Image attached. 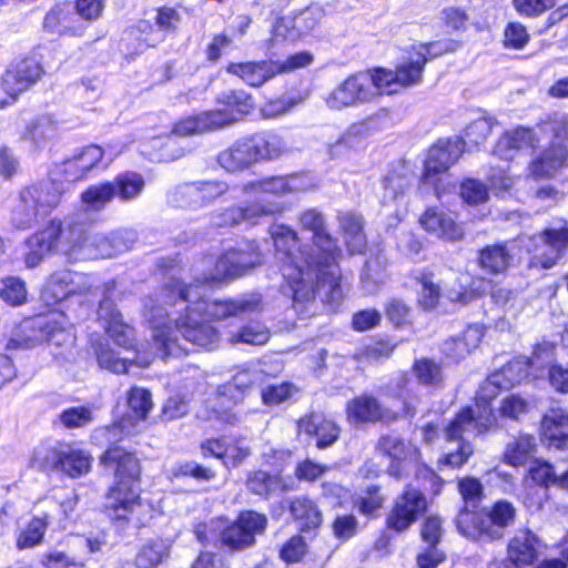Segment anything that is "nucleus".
<instances>
[{"mask_svg": "<svg viewBox=\"0 0 568 568\" xmlns=\"http://www.w3.org/2000/svg\"><path fill=\"white\" fill-rule=\"evenodd\" d=\"M297 222L302 231L312 233L313 247L288 224H275L270 230V236L293 306L304 310L315 300L320 286H327L331 295L341 291V272L327 270V266L337 263L342 250L316 207L302 211Z\"/></svg>", "mask_w": 568, "mask_h": 568, "instance_id": "obj_1", "label": "nucleus"}, {"mask_svg": "<svg viewBox=\"0 0 568 568\" xmlns=\"http://www.w3.org/2000/svg\"><path fill=\"white\" fill-rule=\"evenodd\" d=\"M98 462L112 478L104 493L101 513L121 529L145 526L152 509L142 497L143 466L138 452L112 443L99 455Z\"/></svg>", "mask_w": 568, "mask_h": 568, "instance_id": "obj_2", "label": "nucleus"}, {"mask_svg": "<svg viewBox=\"0 0 568 568\" xmlns=\"http://www.w3.org/2000/svg\"><path fill=\"white\" fill-rule=\"evenodd\" d=\"M244 307L232 300L197 298L190 302L173 326H161L153 338L164 356L186 353L180 339L193 346L209 348L217 343L219 332L212 325L235 316Z\"/></svg>", "mask_w": 568, "mask_h": 568, "instance_id": "obj_3", "label": "nucleus"}, {"mask_svg": "<svg viewBox=\"0 0 568 568\" xmlns=\"http://www.w3.org/2000/svg\"><path fill=\"white\" fill-rule=\"evenodd\" d=\"M462 498L454 523L457 531L475 542L491 544L503 540L515 525L517 508L507 499H497L489 507L483 505L484 485L479 478L464 476L457 480Z\"/></svg>", "mask_w": 568, "mask_h": 568, "instance_id": "obj_4", "label": "nucleus"}, {"mask_svg": "<svg viewBox=\"0 0 568 568\" xmlns=\"http://www.w3.org/2000/svg\"><path fill=\"white\" fill-rule=\"evenodd\" d=\"M413 483H407L394 498L385 516V529L376 539V546L384 548L390 544V534L406 532L424 517L432 500L438 497L445 486L444 478L426 463L419 462L414 469Z\"/></svg>", "mask_w": 568, "mask_h": 568, "instance_id": "obj_5", "label": "nucleus"}, {"mask_svg": "<svg viewBox=\"0 0 568 568\" xmlns=\"http://www.w3.org/2000/svg\"><path fill=\"white\" fill-rule=\"evenodd\" d=\"M217 108L181 118L173 123L171 133L191 136L217 131L231 125L254 109L252 94L243 89H232L220 93L215 100Z\"/></svg>", "mask_w": 568, "mask_h": 568, "instance_id": "obj_6", "label": "nucleus"}, {"mask_svg": "<svg viewBox=\"0 0 568 568\" xmlns=\"http://www.w3.org/2000/svg\"><path fill=\"white\" fill-rule=\"evenodd\" d=\"M294 453L291 448H271L262 454V467L246 473L244 487L260 500L268 501L298 489L292 475L285 471L293 464Z\"/></svg>", "mask_w": 568, "mask_h": 568, "instance_id": "obj_7", "label": "nucleus"}, {"mask_svg": "<svg viewBox=\"0 0 568 568\" xmlns=\"http://www.w3.org/2000/svg\"><path fill=\"white\" fill-rule=\"evenodd\" d=\"M68 187L67 183H60L58 174L53 180L23 187L11 210L12 224L19 230L29 229L39 215L48 214L60 205Z\"/></svg>", "mask_w": 568, "mask_h": 568, "instance_id": "obj_8", "label": "nucleus"}, {"mask_svg": "<svg viewBox=\"0 0 568 568\" xmlns=\"http://www.w3.org/2000/svg\"><path fill=\"white\" fill-rule=\"evenodd\" d=\"M394 398L402 400L400 412L390 409L373 393L363 392L346 402L344 413L351 426L363 427L376 424H392L402 416L414 417L416 407L407 400L400 392L394 394Z\"/></svg>", "mask_w": 568, "mask_h": 568, "instance_id": "obj_9", "label": "nucleus"}, {"mask_svg": "<svg viewBox=\"0 0 568 568\" xmlns=\"http://www.w3.org/2000/svg\"><path fill=\"white\" fill-rule=\"evenodd\" d=\"M462 152L459 141L453 138L438 140L429 146L423 161L419 182L432 186L437 199H442L454 187L449 170L458 162Z\"/></svg>", "mask_w": 568, "mask_h": 568, "instance_id": "obj_10", "label": "nucleus"}, {"mask_svg": "<svg viewBox=\"0 0 568 568\" xmlns=\"http://www.w3.org/2000/svg\"><path fill=\"white\" fill-rule=\"evenodd\" d=\"M44 73V67L36 54L11 62L0 74V111L14 105Z\"/></svg>", "mask_w": 568, "mask_h": 568, "instance_id": "obj_11", "label": "nucleus"}, {"mask_svg": "<svg viewBox=\"0 0 568 568\" xmlns=\"http://www.w3.org/2000/svg\"><path fill=\"white\" fill-rule=\"evenodd\" d=\"M82 223L73 221L64 225L61 219L54 217L47 221L40 229L32 233L26 241L28 251L23 255L28 268L39 266L43 260L57 252L63 241L64 233H81Z\"/></svg>", "mask_w": 568, "mask_h": 568, "instance_id": "obj_12", "label": "nucleus"}, {"mask_svg": "<svg viewBox=\"0 0 568 568\" xmlns=\"http://www.w3.org/2000/svg\"><path fill=\"white\" fill-rule=\"evenodd\" d=\"M267 524L265 514L253 509L241 510L234 520L220 530V545L231 552L248 549L256 544V537L265 532Z\"/></svg>", "mask_w": 568, "mask_h": 568, "instance_id": "obj_13", "label": "nucleus"}, {"mask_svg": "<svg viewBox=\"0 0 568 568\" xmlns=\"http://www.w3.org/2000/svg\"><path fill=\"white\" fill-rule=\"evenodd\" d=\"M246 396V388L233 382L220 385L210 405L205 408V420H213L223 426H235L240 422L237 407Z\"/></svg>", "mask_w": 568, "mask_h": 568, "instance_id": "obj_14", "label": "nucleus"}, {"mask_svg": "<svg viewBox=\"0 0 568 568\" xmlns=\"http://www.w3.org/2000/svg\"><path fill=\"white\" fill-rule=\"evenodd\" d=\"M105 152L102 146L91 143L73 152L59 166L57 174L60 183L73 186L90 178L92 172L102 165Z\"/></svg>", "mask_w": 568, "mask_h": 568, "instance_id": "obj_15", "label": "nucleus"}, {"mask_svg": "<svg viewBox=\"0 0 568 568\" xmlns=\"http://www.w3.org/2000/svg\"><path fill=\"white\" fill-rule=\"evenodd\" d=\"M376 94L369 85L367 73L363 70L348 74L328 94L326 102L329 108L342 110L369 103Z\"/></svg>", "mask_w": 568, "mask_h": 568, "instance_id": "obj_16", "label": "nucleus"}, {"mask_svg": "<svg viewBox=\"0 0 568 568\" xmlns=\"http://www.w3.org/2000/svg\"><path fill=\"white\" fill-rule=\"evenodd\" d=\"M376 450L388 458L387 474L396 479H402L406 473V464L419 462L422 458L420 449L403 437L392 434L381 435L376 443Z\"/></svg>", "mask_w": 568, "mask_h": 568, "instance_id": "obj_17", "label": "nucleus"}, {"mask_svg": "<svg viewBox=\"0 0 568 568\" xmlns=\"http://www.w3.org/2000/svg\"><path fill=\"white\" fill-rule=\"evenodd\" d=\"M201 455L204 459L215 458L227 468H236L252 454L241 436H212L200 442Z\"/></svg>", "mask_w": 568, "mask_h": 568, "instance_id": "obj_18", "label": "nucleus"}, {"mask_svg": "<svg viewBox=\"0 0 568 568\" xmlns=\"http://www.w3.org/2000/svg\"><path fill=\"white\" fill-rule=\"evenodd\" d=\"M295 432L297 438L315 439V447L324 450L338 442L342 427L332 417L311 412L295 420Z\"/></svg>", "mask_w": 568, "mask_h": 568, "instance_id": "obj_19", "label": "nucleus"}, {"mask_svg": "<svg viewBox=\"0 0 568 568\" xmlns=\"http://www.w3.org/2000/svg\"><path fill=\"white\" fill-rule=\"evenodd\" d=\"M443 524L444 520L438 515L424 516L419 537L425 547L416 554L417 568H437L446 561V552L438 548L444 535Z\"/></svg>", "mask_w": 568, "mask_h": 568, "instance_id": "obj_20", "label": "nucleus"}, {"mask_svg": "<svg viewBox=\"0 0 568 568\" xmlns=\"http://www.w3.org/2000/svg\"><path fill=\"white\" fill-rule=\"evenodd\" d=\"M93 455L83 448L63 443L51 449V468L70 479L89 475L93 467Z\"/></svg>", "mask_w": 568, "mask_h": 568, "instance_id": "obj_21", "label": "nucleus"}, {"mask_svg": "<svg viewBox=\"0 0 568 568\" xmlns=\"http://www.w3.org/2000/svg\"><path fill=\"white\" fill-rule=\"evenodd\" d=\"M418 224L425 232L447 242H458L465 236L463 224L456 221L452 212L436 205L424 210L418 217Z\"/></svg>", "mask_w": 568, "mask_h": 568, "instance_id": "obj_22", "label": "nucleus"}, {"mask_svg": "<svg viewBox=\"0 0 568 568\" xmlns=\"http://www.w3.org/2000/svg\"><path fill=\"white\" fill-rule=\"evenodd\" d=\"M538 435L541 444L558 452H568V412L551 407L539 422Z\"/></svg>", "mask_w": 568, "mask_h": 568, "instance_id": "obj_23", "label": "nucleus"}, {"mask_svg": "<svg viewBox=\"0 0 568 568\" xmlns=\"http://www.w3.org/2000/svg\"><path fill=\"white\" fill-rule=\"evenodd\" d=\"M539 546V537L531 529L523 528L509 538L503 559H507L514 568H530L538 562Z\"/></svg>", "mask_w": 568, "mask_h": 568, "instance_id": "obj_24", "label": "nucleus"}, {"mask_svg": "<svg viewBox=\"0 0 568 568\" xmlns=\"http://www.w3.org/2000/svg\"><path fill=\"white\" fill-rule=\"evenodd\" d=\"M43 28L59 37L79 38L84 34L87 24L81 21L69 3L60 2L45 13Z\"/></svg>", "mask_w": 568, "mask_h": 568, "instance_id": "obj_25", "label": "nucleus"}, {"mask_svg": "<svg viewBox=\"0 0 568 568\" xmlns=\"http://www.w3.org/2000/svg\"><path fill=\"white\" fill-rule=\"evenodd\" d=\"M290 515L297 526V532L315 537L323 525V513L307 495L291 498L287 505Z\"/></svg>", "mask_w": 568, "mask_h": 568, "instance_id": "obj_26", "label": "nucleus"}, {"mask_svg": "<svg viewBox=\"0 0 568 568\" xmlns=\"http://www.w3.org/2000/svg\"><path fill=\"white\" fill-rule=\"evenodd\" d=\"M568 160V150L561 143H550L534 158L528 172L535 180H549L555 173L565 166Z\"/></svg>", "mask_w": 568, "mask_h": 568, "instance_id": "obj_27", "label": "nucleus"}, {"mask_svg": "<svg viewBox=\"0 0 568 568\" xmlns=\"http://www.w3.org/2000/svg\"><path fill=\"white\" fill-rule=\"evenodd\" d=\"M81 290L73 280V274L69 270L52 273L44 282L40 300L42 303L53 308L70 296L80 294Z\"/></svg>", "mask_w": 568, "mask_h": 568, "instance_id": "obj_28", "label": "nucleus"}, {"mask_svg": "<svg viewBox=\"0 0 568 568\" xmlns=\"http://www.w3.org/2000/svg\"><path fill=\"white\" fill-rule=\"evenodd\" d=\"M471 424L475 425L478 433L487 432L495 424L493 410L489 408L486 423H480L471 406H463L444 428L446 442H458V444L466 442L464 434Z\"/></svg>", "mask_w": 568, "mask_h": 568, "instance_id": "obj_29", "label": "nucleus"}, {"mask_svg": "<svg viewBox=\"0 0 568 568\" xmlns=\"http://www.w3.org/2000/svg\"><path fill=\"white\" fill-rule=\"evenodd\" d=\"M217 164L227 173H240L256 164V160L246 136L235 140L216 156Z\"/></svg>", "mask_w": 568, "mask_h": 568, "instance_id": "obj_30", "label": "nucleus"}, {"mask_svg": "<svg viewBox=\"0 0 568 568\" xmlns=\"http://www.w3.org/2000/svg\"><path fill=\"white\" fill-rule=\"evenodd\" d=\"M273 67V61L267 60L230 62L225 67V71L240 78L247 85L258 88L276 77Z\"/></svg>", "mask_w": 568, "mask_h": 568, "instance_id": "obj_31", "label": "nucleus"}, {"mask_svg": "<svg viewBox=\"0 0 568 568\" xmlns=\"http://www.w3.org/2000/svg\"><path fill=\"white\" fill-rule=\"evenodd\" d=\"M364 226V219L359 214L348 212L339 217V229L348 254H364L367 251Z\"/></svg>", "mask_w": 568, "mask_h": 568, "instance_id": "obj_32", "label": "nucleus"}, {"mask_svg": "<svg viewBox=\"0 0 568 568\" xmlns=\"http://www.w3.org/2000/svg\"><path fill=\"white\" fill-rule=\"evenodd\" d=\"M540 236L544 243L550 246L556 254L554 255H539L534 254L530 260V266L539 267L544 270L551 268L555 266L560 258L561 254L568 247V227L552 229L547 227L540 232Z\"/></svg>", "mask_w": 568, "mask_h": 568, "instance_id": "obj_33", "label": "nucleus"}, {"mask_svg": "<svg viewBox=\"0 0 568 568\" xmlns=\"http://www.w3.org/2000/svg\"><path fill=\"white\" fill-rule=\"evenodd\" d=\"M416 383L427 389H442L445 386V374L442 362L433 357L422 356L415 358L410 366Z\"/></svg>", "mask_w": 568, "mask_h": 568, "instance_id": "obj_34", "label": "nucleus"}, {"mask_svg": "<svg viewBox=\"0 0 568 568\" xmlns=\"http://www.w3.org/2000/svg\"><path fill=\"white\" fill-rule=\"evenodd\" d=\"M513 262L505 242L488 244L478 251L477 265L489 275L505 274Z\"/></svg>", "mask_w": 568, "mask_h": 568, "instance_id": "obj_35", "label": "nucleus"}, {"mask_svg": "<svg viewBox=\"0 0 568 568\" xmlns=\"http://www.w3.org/2000/svg\"><path fill=\"white\" fill-rule=\"evenodd\" d=\"M220 261L227 264L225 271L230 274H241L252 270L262 263V254L258 247L247 243L245 247H232L225 250Z\"/></svg>", "mask_w": 568, "mask_h": 568, "instance_id": "obj_36", "label": "nucleus"}, {"mask_svg": "<svg viewBox=\"0 0 568 568\" xmlns=\"http://www.w3.org/2000/svg\"><path fill=\"white\" fill-rule=\"evenodd\" d=\"M256 163L273 161L286 152V145L281 135L272 131H261L247 135Z\"/></svg>", "mask_w": 568, "mask_h": 568, "instance_id": "obj_37", "label": "nucleus"}, {"mask_svg": "<svg viewBox=\"0 0 568 568\" xmlns=\"http://www.w3.org/2000/svg\"><path fill=\"white\" fill-rule=\"evenodd\" d=\"M230 191V185L223 180L194 181L187 187L189 203L194 209L212 204Z\"/></svg>", "mask_w": 568, "mask_h": 568, "instance_id": "obj_38", "label": "nucleus"}, {"mask_svg": "<svg viewBox=\"0 0 568 568\" xmlns=\"http://www.w3.org/2000/svg\"><path fill=\"white\" fill-rule=\"evenodd\" d=\"M159 29L155 22L141 19L133 27H131L125 39L126 51L130 54H139L149 48L156 47L163 39L158 37Z\"/></svg>", "mask_w": 568, "mask_h": 568, "instance_id": "obj_39", "label": "nucleus"}, {"mask_svg": "<svg viewBox=\"0 0 568 568\" xmlns=\"http://www.w3.org/2000/svg\"><path fill=\"white\" fill-rule=\"evenodd\" d=\"M414 282L420 286L417 292L416 304L424 312L436 310L442 300V287L435 282V274L429 268L422 270L413 277Z\"/></svg>", "mask_w": 568, "mask_h": 568, "instance_id": "obj_40", "label": "nucleus"}, {"mask_svg": "<svg viewBox=\"0 0 568 568\" xmlns=\"http://www.w3.org/2000/svg\"><path fill=\"white\" fill-rule=\"evenodd\" d=\"M49 524L50 515L48 513L31 517L16 537L17 549L24 550L41 545Z\"/></svg>", "mask_w": 568, "mask_h": 568, "instance_id": "obj_41", "label": "nucleus"}, {"mask_svg": "<svg viewBox=\"0 0 568 568\" xmlns=\"http://www.w3.org/2000/svg\"><path fill=\"white\" fill-rule=\"evenodd\" d=\"M409 53L408 59L397 63L394 68L398 90L416 87L423 81L425 59L418 58L412 51Z\"/></svg>", "mask_w": 568, "mask_h": 568, "instance_id": "obj_42", "label": "nucleus"}, {"mask_svg": "<svg viewBox=\"0 0 568 568\" xmlns=\"http://www.w3.org/2000/svg\"><path fill=\"white\" fill-rule=\"evenodd\" d=\"M539 139L532 128L517 125L511 130L504 131L498 139V146L503 151H519L523 149H535Z\"/></svg>", "mask_w": 568, "mask_h": 568, "instance_id": "obj_43", "label": "nucleus"}, {"mask_svg": "<svg viewBox=\"0 0 568 568\" xmlns=\"http://www.w3.org/2000/svg\"><path fill=\"white\" fill-rule=\"evenodd\" d=\"M114 195L122 202L135 200L144 190L145 181L142 174L134 171H124L111 181Z\"/></svg>", "mask_w": 568, "mask_h": 568, "instance_id": "obj_44", "label": "nucleus"}, {"mask_svg": "<svg viewBox=\"0 0 568 568\" xmlns=\"http://www.w3.org/2000/svg\"><path fill=\"white\" fill-rule=\"evenodd\" d=\"M536 452V439L531 434H519L508 444L503 454V462L509 466H523Z\"/></svg>", "mask_w": 568, "mask_h": 568, "instance_id": "obj_45", "label": "nucleus"}, {"mask_svg": "<svg viewBox=\"0 0 568 568\" xmlns=\"http://www.w3.org/2000/svg\"><path fill=\"white\" fill-rule=\"evenodd\" d=\"M386 496L381 485L372 484L363 489L354 500V508L363 516L372 519L384 508Z\"/></svg>", "mask_w": 568, "mask_h": 568, "instance_id": "obj_46", "label": "nucleus"}, {"mask_svg": "<svg viewBox=\"0 0 568 568\" xmlns=\"http://www.w3.org/2000/svg\"><path fill=\"white\" fill-rule=\"evenodd\" d=\"M462 45L463 42L456 39L434 40L412 47V52L418 58H424L426 65L434 59L456 52Z\"/></svg>", "mask_w": 568, "mask_h": 568, "instance_id": "obj_47", "label": "nucleus"}, {"mask_svg": "<svg viewBox=\"0 0 568 568\" xmlns=\"http://www.w3.org/2000/svg\"><path fill=\"white\" fill-rule=\"evenodd\" d=\"M0 298L12 307L23 305L28 300L27 283L19 276H4L1 278Z\"/></svg>", "mask_w": 568, "mask_h": 568, "instance_id": "obj_48", "label": "nucleus"}, {"mask_svg": "<svg viewBox=\"0 0 568 568\" xmlns=\"http://www.w3.org/2000/svg\"><path fill=\"white\" fill-rule=\"evenodd\" d=\"M364 71L367 73L371 88H374L376 98L398 91L394 69L373 67Z\"/></svg>", "mask_w": 568, "mask_h": 568, "instance_id": "obj_49", "label": "nucleus"}, {"mask_svg": "<svg viewBox=\"0 0 568 568\" xmlns=\"http://www.w3.org/2000/svg\"><path fill=\"white\" fill-rule=\"evenodd\" d=\"M80 199L83 204L100 211L115 199L113 184H111V181H104L90 185L81 193Z\"/></svg>", "mask_w": 568, "mask_h": 568, "instance_id": "obj_50", "label": "nucleus"}, {"mask_svg": "<svg viewBox=\"0 0 568 568\" xmlns=\"http://www.w3.org/2000/svg\"><path fill=\"white\" fill-rule=\"evenodd\" d=\"M459 197L469 206H478L488 202L489 189L478 179L464 178L459 184Z\"/></svg>", "mask_w": 568, "mask_h": 568, "instance_id": "obj_51", "label": "nucleus"}, {"mask_svg": "<svg viewBox=\"0 0 568 568\" xmlns=\"http://www.w3.org/2000/svg\"><path fill=\"white\" fill-rule=\"evenodd\" d=\"M493 126L484 118L471 121L464 130L463 136L455 138L454 140L459 141V148H477L483 145L487 139L491 135Z\"/></svg>", "mask_w": 568, "mask_h": 568, "instance_id": "obj_52", "label": "nucleus"}, {"mask_svg": "<svg viewBox=\"0 0 568 568\" xmlns=\"http://www.w3.org/2000/svg\"><path fill=\"white\" fill-rule=\"evenodd\" d=\"M128 406L134 418L145 420L153 407L151 393L149 389L132 386L126 393Z\"/></svg>", "mask_w": 568, "mask_h": 568, "instance_id": "obj_53", "label": "nucleus"}, {"mask_svg": "<svg viewBox=\"0 0 568 568\" xmlns=\"http://www.w3.org/2000/svg\"><path fill=\"white\" fill-rule=\"evenodd\" d=\"M528 476L534 484L545 489L556 486L558 480L554 465L542 458H536L531 462Z\"/></svg>", "mask_w": 568, "mask_h": 568, "instance_id": "obj_54", "label": "nucleus"}, {"mask_svg": "<svg viewBox=\"0 0 568 568\" xmlns=\"http://www.w3.org/2000/svg\"><path fill=\"white\" fill-rule=\"evenodd\" d=\"M180 7V4H163L154 9V22L159 31L163 32L164 34L178 33L179 27L182 21V16L179 11Z\"/></svg>", "mask_w": 568, "mask_h": 568, "instance_id": "obj_55", "label": "nucleus"}, {"mask_svg": "<svg viewBox=\"0 0 568 568\" xmlns=\"http://www.w3.org/2000/svg\"><path fill=\"white\" fill-rule=\"evenodd\" d=\"M106 334L120 347L126 351H136L134 329L120 318H112L105 327Z\"/></svg>", "mask_w": 568, "mask_h": 568, "instance_id": "obj_56", "label": "nucleus"}, {"mask_svg": "<svg viewBox=\"0 0 568 568\" xmlns=\"http://www.w3.org/2000/svg\"><path fill=\"white\" fill-rule=\"evenodd\" d=\"M192 284L184 283L181 278L172 276L160 287V294L164 303L175 305L181 302L190 303Z\"/></svg>", "mask_w": 568, "mask_h": 568, "instance_id": "obj_57", "label": "nucleus"}, {"mask_svg": "<svg viewBox=\"0 0 568 568\" xmlns=\"http://www.w3.org/2000/svg\"><path fill=\"white\" fill-rule=\"evenodd\" d=\"M303 535L296 532L281 546L278 556L286 565L297 564L304 559L307 552V544Z\"/></svg>", "mask_w": 568, "mask_h": 568, "instance_id": "obj_58", "label": "nucleus"}, {"mask_svg": "<svg viewBox=\"0 0 568 568\" xmlns=\"http://www.w3.org/2000/svg\"><path fill=\"white\" fill-rule=\"evenodd\" d=\"M530 41V34L520 21L508 22L503 32V47L510 50H523Z\"/></svg>", "mask_w": 568, "mask_h": 568, "instance_id": "obj_59", "label": "nucleus"}, {"mask_svg": "<svg viewBox=\"0 0 568 568\" xmlns=\"http://www.w3.org/2000/svg\"><path fill=\"white\" fill-rule=\"evenodd\" d=\"M557 0H511L516 13L526 19H537L552 10Z\"/></svg>", "mask_w": 568, "mask_h": 568, "instance_id": "obj_60", "label": "nucleus"}, {"mask_svg": "<svg viewBox=\"0 0 568 568\" xmlns=\"http://www.w3.org/2000/svg\"><path fill=\"white\" fill-rule=\"evenodd\" d=\"M173 475L178 478H193L197 481H210L216 476V473L211 467L194 460H186L176 464L173 469Z\"/></svg>", "mask_w": 568, "mask_h": 568, "instance_id": "obj_61", "label": "nucleus"}, {"mask_svg": "<svg viewBox=\"0 0 568 568\" xmlns=\"http://www.w3.org/2000/svg\"><path fill=\"white\" fill-rule=\"evenodd\" d=\"M232 42L233 40L226 31L213 33L204 48L205 61L210 65L217 64L232 45Z\"/></svg>", "mask_w": 568, "mask_h": 568, "instance_id": "obj_62", "label": "nucleus"}, {"mask_svg": "<svg viewBox=\"0 0 568 568\" xmlns=\"http://www.w3.org/2000/svg\"><path fill=\"white\" fill-rule=\"evenodd\" d=\"M327 470L328 467L326 465L317 463L311 458H303L296 463L292 477L297 485L302 481L315 483L325 475Z\"/></svg>", "mask_w": 568, "mask_h": 568, "instance_id": "obj_63", "label": "nucleus"}, {"mask_svg": "<svg viewBox=\"0 0 568 568\" xmlns=\"http://www.w3.org/2000/svg\"><path fill=\"white\" fill-rule=\"evenodd\" d=\"M59 420L68 429L82 428L93 420V414L88 406H73L63 409Z\"/></svg>", "mask_w": 568, "mask_h": 568, "instance_id": "obj_64", "label": "nucleus"}]
</instances>
